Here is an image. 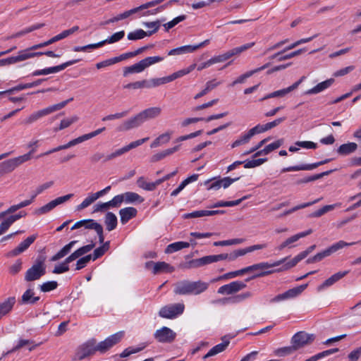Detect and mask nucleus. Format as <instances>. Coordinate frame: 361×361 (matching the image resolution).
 I'll use <instances>...</instances> for the list:
<instances>
[{"label": "nucleus", "mask_w": 361, "mask_h": 361, "mask_svg": "<svg viewBox=\"0 0 361 361\" xmlns=\"http://www.w3.org/2000/svg\"><path fill=\"white\" fill-rule=\"evenodd\" d=\"M36 50L35 49H32V47L27 48L23 50H20L18 51L17 56H13L14 63H17L29 59L33 58L32 51Z\"/></svg>", "instance_id": "30"}, {"label": "nucleus", "mask_w": 361, "mask_h": 361, "mask_svg": "<svg viewBox=\"0 0 361 361\" xmlns=\"http://www.w3.org/2000/svg\"><path fill=\"white\" fill-rule=\"evenodd\" d=\"M109 247H110V242L106 241L102 246L96 248L94 250L93 254L92 255V259L93 261H94L97 259L101 257L109 249Z\"/></svg>", "instance_id": "48"}, {"label": "nucleus", "mask_w": 361, "mask_h": 361, "mask_svg": "<svg viewBox=\"0 0 361 361\" xmlns=\"http://www.w3.org/2000/svg\"><path fill=\"white\" fill-rule=\"evenodd\" d=\"M73 98L71 97L59 104H54L43 109L33 112L23 121V123L25 125L32 124L38 121L39 119H40L41 118L63 109L67 105L68 102L73 101Z\"/></svg>", "instance_id": "2"}, {"label": "nucleus", "mask_w": 361, "mask_h": 361, "mask_svg": "<svg viewBox=\"0 0 361 361\" xmlns=\"http://www.w3.org/2000/svg\"><path fill=\"white\" fill-rule=\"evenodd\" d=\"M252 296V293L250 291H247L245 293H242L240 294L235 295L228 298H224L221 300L223 303L230 302L233 304L240 303L247 299L251 298Z\"/></svg>", "instance_id": "27"}, {"label": "nucleus", "mask_w": 361, "mask_h": 361, "mask_svg": "<svg viewBox=\"0 0 361 361\" xmlns=\"http://www.w3.org/2000/svg\"><path fill=\"white\" fill-rule=\"evenodd\" d=\"M225 259H226V256H224V254L207 255L200 258L202 267Z\"/></svg>", "instance_id": "36"}, {"label": "nucleus", "mask_w": 361, "mask_h": 361, "mask_svg": "<svg viewBox=\"0 0 361 361\" xmlns=\"http://www.w3.org/2000/svg\"><path fill=\"white\" fill-rule=\"evenodd\" d=\"M99 225L100 224L97 223L94 219H83L75 223L71 227V230L78 229L83 227L85 229H92L95 231Z\"/></svg>", "instance_id": "24"}, {"label": "nucleus", "mask_w": 361, "mask_h": 361, "mask_svg": "<svg viewBox=\"0 0 361 361\" xmlns=\"http://www.w3.org/2000/svg\"><path fill=\"white\" fill-rule=\"evenodd\" d=\"M97 351L96 339H90L76 348L73 360H84L94 355Z\"/></svg>", "instance_id": "5"}, {"label": "nucleus", "mask_w": 361, "mask_h": 361, "mask_svg": "<svg viewBox=\"0 0 361 361\" xmlns=\"http://www.w3.org/2000/svg\"><path fill=\"white\" fill-rule=\"evenodd\" d=\"M125 36L124 30H121L117 32L114 33L110 37H107L106 39L103 40L104 44H113L117 42L122 39Z\"/></svg>", "instance_id": "55"}, {"label": "nucleus", "mask_w": 361, "mask_h": 361, "mask_svg": "<svg viewBox=\"0 0 361 361\" xmlns=\"http://www.w3.org/2000/svg\"><path fill=\"white\" fill-rule=\"evenodd\" d=\"M314 339L313 334L305 331L296 333L291 338V343L295 350L310 344Z\"/></svg>", "instance_id": "9"}, {"label": "nucleus", "mask_w": 361, "mask_h": 361, "mask_svg": "<svg viewBox=\"0 0 361 361\" xmlns=\"http://www.w3.org/2000/svg\"><path fill=\"white\" fill-rule=\"evenodd\" d=\"M342 204L341 202H337L334 204H329V205H325L322 208L315 211L314 212L310 214V217H320L324 214L327 213L328 212H330L335 208L341 207Z\"/></svg>", "instance_id": "35"}, {"label": "nucleus", "mask_w": 361, "mask_h": 361, "mask_svg": "<svg viewBox=\"0 0 361 361\" xmlns=\"http://www.w3.org/2000/svg\"><path fill=\"white\" fill-rule=\"evenodd\" d=\"M145 81V88H152L158 87L161 85H164L169 82L168 77H163L159 78H152L149 80H144Z\"/></svg>", "instance_id": "41"}, {"label": "nucleus", "mask_w": 361, "mask_h": 361, "mask_svg": "<svg viewBox=\"0 0 361 361\" xmlns=\"http://www.w3.org/2000/svg\"><path fill=\"white\" fill-rule=\"evenodd\" d=\"M79 61H80L79 59H74V60L66 61V62H65L62 64H60L59 66L46 68H44L42 70H36L32 73V75L33 76H39V75H49V74H51V73H58V72H60V71L64 70L65 68H66L67 67H68L71 65H73V64L78 63Z\"/></svg>", "instance_id": "12"}, {"label": "nucleus", "mask_w": 361, "mask_h": 361, "mask_svg": "<svg viewBox=\"0 0 361 361\" xmlns=\"http://www.w3.org/2000/svg\"><path fill=\"white\" fill-rule=\"evenodd\" d=\"M57 286H58V283L56 281H47V282L43 283L40 286V290L42 292H49V291H51V290L56 289L57 288Z\"/></svg>", "instance_id": "64"}, {"label": "nucleus", "mask_w": 361, "mask_h": 361, "mask_svg": "<svg viewBox=\"0 0 361 361\" xmlns=\"http://www.w3.org/2000/svg\"><path fill=\"white\" fill-rule=\"evenodd\" d=\"M319 201V199H317V200H315L312 202H306V203H302V204H298L297 206H295L293 207V208L290 209H288V210H286L283 213H282L281 214L279 215V217H283L284 216H286V215H289L299 209H304V208H306L307 207H310L317 202H318Z\"/></svg>", "instance_id": "47"}, {"label": "nucleus", "mask_w": 361, "mask_h": 361, "mask_svg": "<svg viewBox=\"0 0 361 361\" xmlns=\"http://www.w3.org/2000/svg\"><path fill=\"white\" fill-rule=\"evenodd\" d=\"M147 36V32L142 29L136 30L134 32H129L128 34V39L129 40H137L143 39Z\"/></svg>", "instance_id": "57"}, {"label": "nucleus", "mask_w": 361, "mask_h": 361, "mask_svg": "<svg viewBox=\"0 0 361 361\" xmlns=\"http://www.w3.org/2000/svg\"><path fill=\"white\" fill-rule=\"evenodd\" d=\"M37 235H32L29 237H27L25 240L21 242L18 247H16L15 249L10 251L8 254L9 257H14L20 255V253L25 251L32 243H34V241L37 238Z\"/></svg>", "instance_id": "19"}, {"label": "nucleus", "mask_w": 361, "mask_h": 361, "mask_svg": "<svg viewBox=\"0 0 361 361\" xmlns=\"http://www.w3.org/2000/svg\"><path fill=\"white\" fill-rule=\"evenodd\" d=\"M294 351H295V350L291 345L290 346L283 347L275 350L274 355L283 357L292 354Z\"/></svg>", "instance_id": "60"}, {"label": "nucleus", "mask_w": 361, "mask_h": 361, "mask_svg": "<svg viewBox=\"0 0 361 361\" xmlns=\"http://www.w3.org/2000/svg\"><path fill=\"white\" fill-rule=\"evenodd\" d=\"M357 148V145L355 142H348L341 145L338 149V153L341 155H347L354 152Z\"/></svg>", "instance_id": "40"}, {"label": "nucleus", "mask_w": 361, "mask_h": 361, "mask_svg": "<svg viewBox=\"0 0 361 361\" xmlns=\"http://www.w3.org/2000/svg\"><path fill=\"white\" fill-rule=\"evenodd\" d=\"M190 243L188 242L178 241L171 244H169L166 248V253H173L180 250L183 248L188 247Z\"/></svg>", "instance_id": "43"}, {"label": "nucleus", "mask_w": 361, "mask_h": 361, "mask_svg": "<svg viewBox=\"0 0 361 361\" xmlns=\"http://www.w3.org/2000/svg\"><path fill=\"white\" fill-rule=\"evenodd\" d=\"M162 112V109L159 106H152L145 109L140 112V114L144 123L148 120L154 119L158 118Z\"/></svg>", "instance_id": "21"}, {"label": "nucleus", "mask_w": 361, "mask_h": 361, "mask_svg": "<svg viewBox=\"0 0 361 361\" xmlns=\"http://www.w3.org/2000/svg\"><path fill=\"white\" fill-rule=\"evenodd\" d=\"M247 286L242 281H234L219 288L217 293L221 295H234Z\"/></svg>", "instance_id": "11"}, {"label": "nucleus", "mask_w": 361, "mask_h": 361, "mask_svg": "<svg viewBox=\"0 0 361 361\" xmlns=\"http://www.w3.org/2000/svg\"><path fill=\"white\" fill-rule=\"evenodd\" d=\"M180 145H176L172 148H169V149H166L165 150H163L160 152H158L154 155L152 156L151 157V161L152 162H157V161H159L163 159H164L165 157L173 154L174 152H177L180 149Z\"/></svg>", "instance_id": "28"}, {"label": "nucleus", "mask_w": 361, "mask_h": 361, "mask_svg": "<svg viewBox=\"0 0 361 361\" xmlns=\"http://www.w3.org/2000/svg\"><path fill=\"white\" fill-rule=\"evenodd\" d=\"M185 310L183 303L171 304L162 307L159 312V315L162 318L174 319L183 314Z\"/></svg>", "instance_id": "7"}, {"label": "nucleus", "mask_w": 361, "mask_h": 361, "mask_svg": "<svg viewBox=\"0 0 361 361\" xmlns=\"http://www.w3.org/2000/svg\"><path fill=\"white\" fill-rule=\"evenodd\" d=\"M287 259V258H285ZM302 259H300V256L298 255H296L293 259L287 262L286 263H282L283 264L282 267L280 268L278 271H285L288 270L292 267H294L299 262H300ZM286 260H285L283 262H285Z\"/></svg>", "instance_id": "59"}, {"label": "nucleus", "mask_w": 361, "mask_h": 361, "mask_svg": "<svg viewBox=\"0 0 361 361\" xmlns=\"http://www.w3.org/2000/svg\"><path fill=\"white\" fill-rule=\"evenodd\" d=\"M73 261H66V259L60 264L55 266L53 273L59 274L64 272H66L69 270L68 264L72 262Z\"/></svg>", "instance_id": "61"}, {"label": "nucleus", "mask_w": 361, "mask_h": 361, "mask_svg": "<svg viewBox=\"0 0 361 361\" xmlns=\"http://www.w3.org/2000/svg\"><path fill=\"white\" fill-rule=\"evenodd\" d=\"M247 196H244L240 199L234 201H219L214 204L210 206V208L220 207H234L240 204L244 200H246Z\"/></svg>", "instance_id": "45"}, {"label": "nucleus", "mask_w": 361, "mask_h": 361, "mask_svg": "<svg viewBox=\"0 0 361 361\" xmlns=\"http://www.w3.org/2000/svg\"><path fill=\"white\" fill-rule=\"evenodd\" d=\"M15 303V297H9L2 302H0V319L12 310Z\"/></svg>", "instance_id": "26"}, {"label": "nucleus", "mask_w": 361, "mask_h": 361, "mask_svg": "<svg viewBox=\"0 0 361 361\" xmlns=\"http://www.w3.org/2000/svg\"><path fill=\"white\" fill-rule=\"evenodd\" d=\"M195 68H196V64L193 63V64L190 65V66H188L187 68L180 70V71L175 72L173 74L167 76L169 82L177 79V78H181V77L190 73Z\"/></svg>", "instance_id": "39"}, {"label": "nucleus", "mask_w": 361, "mask_h": 361, "mask_svg": "<svg viewBox=\"0 0 361 361\" xmlns=\"http://www.w3.org/2000/svg\"><path fill=\"white\" fill-rule=\"evenodd\" d=\"M144 123V121L140 113L124 121L117 128L118 131H128L133 128H137Z\"/></svg>", "instance_id": "14"}, {"label": "nucleus", "mask_w": 361, "mask_h": 361, "mask_svg": "<svg viewBox=\"0 0 361 361\" xmlns=\"http://www.w3.org/2000/svg\"><path fill=\"white\" fill-rule=\"evenodd\" d=\"M95 246V244L92 243L90 244L84 245L78 250H76L75 252H73L71 255H69L68 257H66V261H74L77 259L78 258L80 257L81 256L87 254V252H90Z\"/></svg>", "instance_id": "25"}, {"label": "nucleus", "mask_w": 361, "mask_h": 361, "mask_svg": "<svg viewBox=\"0 0 361 361\" xmlns=\"http://www.w3.org/2000/svg\"><path fill=\"white\" fill-rule=\"evenodd\" d=\"M77 240H73L71 241L69 243L66 245L62 249H61L56 255L51 257V261L55 262L57 261L63 257H65L66 255H68L70 252L72 247L74 246V245L77 243Z\"/></svg>", "instance_id": "31"}, {"label": "nucleus", "mask_w": 361, "mask_h": 361, "mask_svg": "<svg viewBox=\"0 0 361 361\" xmlns=\"http://www.w3.org/2000/svg\"><path fill=\"white\" fill-rule=\"evenodd\" d=\"M32 153H34V149L23 155L1 162L0 164V176L13 171L20 165L30 160Z\"/></svg>", "instance_id": "4"}, {"label": "nucleus", "mask_w": 361, "mask_h": 361, "mask_svg": "<svg viewBox=\"0 0 361 361\" xmlns=\"http://www.w3.org/2000/svg\"><path fill=\"white\" fill-rule=\"evenodd\" d=\"M122 194L126 204H132L135 202L142 203L144 201V198L142 197L134 192H126Z\"/></svg>", "instance_id": "38"}, {"label": "nucleus", "mask_w": 361, "mask_h": 361, "mask_svg": "<svg viewBox=\"0 0 361 361\" xmlns=\"http://www.w3.org/2000/svg\"><path fill=\"white\" fill-rule=\"evenodd\" d=\"M209 283L202 280H182L175 284L173 293L180 295H198L207 290Z\"/></svg>", "instance_id": "1"}, {"label": "nucleus", "mask_w": 361, "mask_h": 361, "mask_svg": "<svg viewBox=\"0 0 361 361\" xmlns=\"http://www.w3.org/2000/svg\"><path fill=\"white\" fill-rule=\"evenodd\" d=\"M39 300V297L35 296V293L32 290H27L22 295V304L34 305Z\"/></svg>", "instance_id": "37"}, {"label": "nucleus", "mask_w": 361, "mask_h": 361, "mask_svg": "<svg viewBox=\"0 0 361 361\" xmlns=\"http://www.w3.org/2000/svg\"><path fill=\"white\" fill-rule=\"evenodd\" d=\"M269 66V63H266L265 65L259 67V68H255L254 70H252V71H247L245 73L240 75L238 78H236L232 83L231 85H235L236 84H240V83H243L245 82V80L250 77H251L252 75H254L255 73H257L261 71H263L264 70L265 68H267L268 66Z\"/></svg>", "instance_id": "29"}, {"label": "nucleus", "mask_w": 361, "mask_h": 361, "mask_svg": "<svg viewBox=\"0 0 361 361\" xmlns=\"http://www.w3.org/2000/svg\"><path fill=\"white\" fill-rule=\"evenodd\" d=\"M252 137V135H250V132L248 130L247 133L242 134L238 139L233 142V144L231 145V147L234 148L240 145L246 144L250 142Z\"/></svg>", "instance_id": "51"}, {"label": "nucleus", "mask_w": 361, "mask_h": 361, "mask_svg": "<svg viewBox=\"0 0 361 361\" xmlns=\"http://www.w3.org/2000/svg\"><path fill=\"white\" fill-rule=\"evenodd\" d=\"M334 81L335 80L334 78H329L325 81L319 82L314 87L307 90L305 92V94H316L319 92H322L324 91L325 90L328 89L329 87H330L334 84Z\"/></svg>", "instance_id": "22"}, {"label": "nucleus", "mask_w": 361, "mask_h": 361, "mask_svg": "<svg viewBox=\"0 0 361 361\" xmlns=\"http://www.w3.org/2000/svg\"><path fill=\"white\" fill-rule=\"evenodd\" d=\"M357 243H360V241L347 243L343 240H339V241L334 243L331 246H329L328 248L330 251L331 255H332L333 253L336 252L337 251H338L341 249H343L347 246H351V245H355Z\"/></svg>", "instance_id": "42"}, {"label": "nucleus", "mask_w": 361, "mask_h": 361, "mask_svg": "<svg viewBox=\"0 0 361 361\" xmlns=\"http://www.w3.org/2000/svg\"><path fill=\"white\" fill-rule=\"evenodd\" d=\"M330 159H325L324 161H321L317 163L311 164H301L298 166H292L288 167H285L282 169L281 173H286L289 171H310L316 169L317 167L323 165L324 164L328 163Z\"/></svg>", "instance_id": "17"}, {"label": "nucleus", "mask_w": 361, "mask_h": 361, "mask_svg": "<svg viewBox=\"0 0 361 361\" xmlns=\"http://www.w3.org/2000/svg\"><path fill=\"white\" fill-rule=\"evenodd\" d=\"M33 343H34V341H32V340L20 339L18 341V343L11 350L8 351L6 353V355L16 352L25 346H28V345H31Z\"/></svg>", "instance_id": "58"}, {"label": "nucleus", "mask_w": 361, "mask_h": 361, "mask_svg": "<svg viewBox=\"0 0 361 361\" xmlns=\"http://www.w3.org/2000/svg\"><path fill=\"white\" fill-rule=\"evenodd\" d=\"M194 52V48L192 45H185L170 50L168 53L169 56L180 55L186 53Z\"/></svg>", "instance_id": "46"}, {"label": "nucleus", "mask_w": 361, "mask_h": 361, "mask_svg": "<svg viewBox=\"0 0 361 361\" xmlns=\"http://www.w3.org/2000/svg\"><path fill=\"white\" fill-rule=\"evenodd\" d=\"M220 84L219 82H216L215 80H210L206 83V87L204 90H202L200 92L197 94L195 97V99H197L206 94H207L209 91L215 88L216 86H218Z\"/></svg>", "instance_id": "49"}, {"label": "nucleus", "mask_w": 361, "mask_h": 361, "mask_svg": "<svg viewBox=\"0 0 361 361\" xmlns=\"http://www.w3.org/2000/svg\"><path fill=\"white\" fill-rule=\"evenodd\" d=\"M285 260H286V259H281L280 260L275 262L273 264H269L268 262H260V263L254 264V266H256V267H257V268H255V271L259 270V271H262L260 273H258L256 275H255L253 276V278L264 276H267L268 274L273 273L274 272L273 271H264V270L271 268V267L279 266L282 263H283V262Z\"/></svg>", "instance_id": "15"}, {"label": "nucleus", "mask_w": 361, "mask_h": 361, "mask_svg": "<svg viewBox=\"0 0 361 361\" xmlns=\"http://www.w3.org/2000/svg\"><path fill=\"white\" fill-rule=\"evenodd\" d=\"M124 336V331H121L116 332L107 337L104 341L98 343H96V348L97 351L101 353H104L114 345L118 343Z\"/></svg>", "instance_id": "8"}, {"label": "nucleus", "mask_w": 361, "mask_h": 361, "mask_svg": "<svg viewBox=\"0 0 361 361\" xmlns=\"http://www.w3.org/2000/svg\"><path fill=\"white\" fill-rule=\"evenodd\" d=\"M302 78L297 82H295V83H293L292 85L286 87V88H284V89H281V90H276V91H274L273 92H271L267 95H265L264 97H262L260 101H264V100H266V99H271V98H274V97H285L287 94L290 93V92L293 91L294 90H295L296 88H298V85H300V83L301 82Z\"/></svg>", "instance_id": "18"}, {"label": "nucleus", "mask_w": 361, "mask_h": 361, "mask_svg": "<svg viewBox=\"0 0 361 361\" xmlns=\"http://www.w3.org/2000/svg\"><path fill=\"white\" fill-rule=\"evenodd\" d=\"M250 251H248V247H245L244 249H240L235 250L231 254H224V256H226V259L229 261H233L235 259H237L238 257L245 255L247 253H249Z\"/></svg>", "instance_id": "56"}, {"label": "nucleus", "mask_w": 361, "mask_h": 361, "mask_svg": "<svg viewBox=\"0 0 361 361\" xmlns=\"http://www.w3.org/2000/svg\"><path fill=\"white\" fill-rule=\"evenodd\" d=\"M92 259V255H87L80 258L76 262L75 270H80L85 267Z\"/></svg>", "instance_id": "62"}, {"label": "nucleus", "mask_w": 361, "mask_h": 361, "mask_svg": "<svg viewBox=\"0 0 361 361\" xmlns=\"http://www.w3.org/2000/svg\"><path fill=\"white\" fill-rule=\"evenodd\" d=\"M122 61V59L121 58V55L118 56H116L111 59H109L107 60L99 62L96 64V67L97 69H101L109 66H111L113 64L117 63Z\"/></svg>", "instance_id": "52"}, {"label": "nucleus", "mask_w": 361, "mask_h": 361, "mask_svg": "<svg viewBox=\"0 0 361 361\" xmlns=\"http://www.w3.org/2000/svg\"><path fill=\"white\" fill-rule=\"evenodd\" d=\"M176 336V334L166 326L157 329L154 334V338L159 343H171L175 340Z\"/></svg>", "instance_id": "13"}, {"label": "nucleus", "mask_w": 361, "mask_h": 361, "mask_svg": "<svg viewBox=\"0 0 361 361\" xmlns=\"http://www.w3.org/2000/svg\"><path fill=\"white\" fill-rule=\"evenodd\" d=\"M104 223L107 231H113L117 226L118 221L116 216L111 212H107L105 215Z\"/></svg>", "instance_id": "34"}, {"label": "nucleus", "mask_w": 361, "mask_h": 361, "mask_svg": "<svg viewBox=\"0 0 361 361\" xmlns=\"http://www.w3.org/2000/svg\"><path fill=\"white\" fill-rule=\"evenodd\" d=\"M137 185L139 188L147 191L154 190V185L152 184V182H147L143 176L138 178Z\"/></svg>", "instance_id": "54"}, {"label": "nucleus", "mask_w": 361, "mask_h": 361, "mask_svg": "<svg viewBox=\"0 0 361 361\" xmlns=\"http://www.w3.org/2000/svg\"><path fill=\"white\" fill-rule=\"evenodd\" d=\"M332 171H333V170L326 171L322 172L321 173H318V174H315L313 176L305 177L302 179L298 180L297 181V183L302 184V183H307L309 182L314 181V180H318L325 176L329 175Z\"/></svg>", "instance_id": "50"}, {"label": "nucleus", "mask_w": 361, "mask_h": 361, "mask_svg": "<svg viewBox=\"0 0 361 361\" xmlns=\"http://www.w3.org/2000/svg\"><path fill=\"white\" fill-rule=\"evenodd\" d=\"M349 273V271H338L332 276H331L329 278H328L326 280H325L322 284H320L317 290L318 292H321L329 287L333 286L334 283H336L337 281L345 277Z\"/></svg>", "instance_id": "16"}, {"label": "nucleus", "mask_w": 361, "mask_h": 361, "mask_svg": "<svg viewBox=\"0 0 361 361\" xmlns=\"http://www.w3.org/2000/svg\"><path fill=\"white\" fill-rule=\"evenodd\" d=\"M199 175L198 174H193L187 178H185L184 180H183L180 184L178 185V187L173 190L171 193V195L172 197L177 196L185 188L186 185H188L189 183L195 182L197 180Z\"/></svg>", "instance_id": "32"}, {"label": "nucleus", "mask_w": 361, "mask_h": 361, "mask_svg": "<svg viewBox=\"0 0 361 361\" xmlns=\"http://www.w3.org/2000/svg\"><path fill=\"white\" fill-rule=\"evenodd\" d=\"M164 59V57L159 56H149L140 61L139 62L125 67L123 70V76H127L131 73H139L142 72L145 68L155 63H159Z\"/></svg>", "instance_id": "3"}, {"label": "nucleus", "mask_w": 361, "mask_h": 361, "mask_svg": "<svg viewBox=\"0 0 361 361\" xmlns=\"http://www.w3.org/2000/svg\"><path fill=\"white\" fill-rule=\"evenodd\" d=\"M307 284L301 285L285 292L288 300L296 298L300 295L307 288Z\"/></svg>", "instance_id": "44"}, {"label": "nucleus", "mask_w": 361, "mask_h": 361, "mask_svg": "<svg viewBox=\"0 0 361 361\" xmlns=\"http://www.w3.org/2000/svg\"><path fill=\"white\" fill-rule=\"evenodd\" d=\"M229 345V341H224L214 346L203 357L207 359L209 357L214 356L220 353L224 352Z\"/></svg>", "instance_id": "33"}, {"label": "nucleus", "mask_w": 361, "mask_h": 361, "mask_svg": "<svg viewBox=\"0 0 361 361\" xmlns=\"http://www.w3.org/2000/svg\"><path fill=\"white\" fill-rule=\"evenodd\" d=\"M150 265L153 266V274H157L160 273H171L175 269L173 267L171 266L169 264L164 262H147L146 266L149 267Z\"/></svg>", "instance_id": "20"}, {"label": "nucleus", "mask_w": 361, "mask_h": 361, "mask_svg": "<svg viewBox=\"0 0 361 361\" xmlns=\"http://www.w3.org/2000/svg\"><path fill=\"white\" fill-rule=\"evenodd\" d=\"M46 274L44 259L37 258L34 264L27 270L25 274L26 281H33L39 279Z\"/></svg>", "instance_id": "6"}, {"label": "nucleus", "mask_w": 361, "mask_h": 361, "mask_svg": "<svg viewBox=\"0 0 361 361\" xmlns=\"http://www.w3.org/2000/svg\"><path fill=\"white\" fill-rule=\"evenodd\" d=\"M54 185V181H48L37 187L33 194V198H35L38 195L42 193L44 190L50 188Z\"/></svg>", "instance_id": "63"}, {"label": "nucleus", "mask_w": 361, "mask_h": 361, "mask_svg": "<svg viewBox=\"0 0 361 361\" xmlns=\"http://www.w3.org/2000/svg\"><path fill=\"white\" fill-rule=\"evenodd\" d=\"M96 196L94 195V193L90 194L84 200L77 206L76 209L78 211L82 210L90 204H92L94 202L97 200Z\"/></svg>", "instance_id": "53"}, {"label": "nucleus", "mask_w": 361, "mask_h": 361, "mask_svg": "<svg viewBox=\"0 0 361 361\" xmlns=\"http://www.w3.org/2000/svg\"><path fill=\"white\" fill-rule=\"evenodd\" d=\"M137 214V211L134 207H129L120 209L119 215L121 224L123 225L126 224L131 219L135 217Z\"/></svg>", "instance_id": "23"}, {"label": "nucleus", "mask_w": 361, "mask_h": 361, "mask_svg": "<svg viewBox=\"0 0 361 361\" xmlns=\"http://www.w3.org/2000/svg\"><path fill=\"white\" fill-rule=\"evenodd\" d=\"M73 196V194H68L64 196L59 197L55 200H51L49 203L44 204V206L35 209V214L37 215L47 214L54 209L56 206L69 200Z\"/></svg>", "instance_id": "10"}]
</instances>
